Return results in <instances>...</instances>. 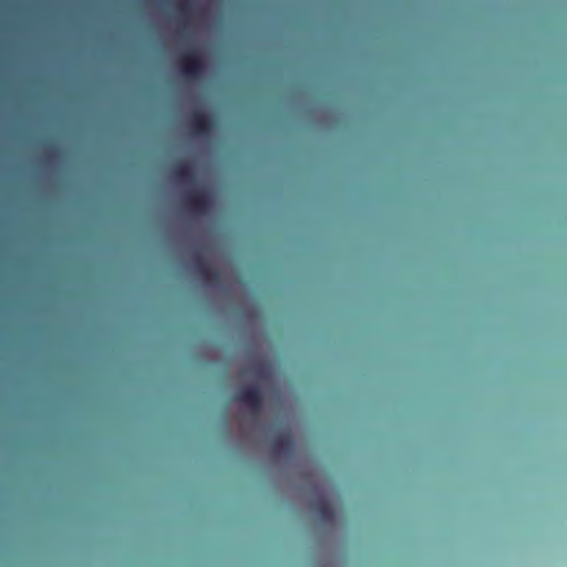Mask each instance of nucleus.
I'll use <instances>...</instances> for the list:
<instances>
[{"label": "nucleus", "mask_w": 567, "mask_h": 567, "mask_svg": "<svg viewBox=\"0 0 567 567\" xmlns=\"http://www.w3.org/2000/svg\"><path fill=\"white\" fill-rule=\"evenodd\" d=\"M186 207L197 214H204L210 206L209 196L200 189H190L184 196Z\"/></svg>", "instance_id": "nucleus-4"}, {"label": "nucleus", "mask_w": 567, "mask_h": 567, "mask_svg": "<svg viewBox=\"0 0 567 567\" xmlns=\"http://www.w3.org/2000/svg\"><path fill=\"white\" fill-rule=\"evenodd\" d=\"M234 399L248 406L255 415H258L262 409V394L259 386L255 384L239 389Z\"/></svg>", "instance_id": "nucleus-2"}, {"label": "nucleus", "mask_w": 567, "mask_h": 567, "mask_svg": "<svg viewBox=\"0 0 567 567\" xmlns=\"http://www.w3.org/2000/svg\"><path fill=\"white\" fill-rule=\"evenodd\" d=\"M189 1L188 0H182V4L179 6V12L182 16H187L189 12Z\"/></svg>", "instance_id": "nucleus-9"}, {"label": "nucleus", "mask_w": 567, "mask_h": 567, "mask_svg": "<svg viewBox=\"0 0 567 567\" xmlns=\"http://www.w3.org/2000/svg\"><path fill=\"white\" fill-rule=\"evenodd\" d=\"M195 272L202 280L208 284H218L220 281V272L212 271L207 261L202 256H196L193 260Z\"/></svg>", "instance_id": "nucleus-6"}, {"label": "nucleus", "mask_w": 567, "mask_h": 567, "mask_svg": "<svg viewBox=\"0 0 567 567\" xmlns=\"http://www.w3.org/2000/svg\"><path fill=\"white\" fill-rule=\"evenodd\" d=\"M172 175L175 181L185 185L194 184L196 179L194 168L188 163L177 164L173 168Z\"/></svg>", "instance_id": "nucleus-8"}, {"label": "nucleus", "mask_w": 567, "mask_h": 567, "mask_svg": "<svg viewBox=\"0 0 567 567\" xmlns=\"http://www.w3.org/2000/svg\"><path fill=\"white\" fill-rule=\"evenodd\" d=\"M295 450V441L292 435L287 433H281L277 437H275L272 442V452L277 456H290Z\"/></svg>", "instance_id": "nucleus-7"}, {"label": "nucleus", "mask_w": 567, "mask_h": 567, "mask_svg": "<svg viewBox=\"0 0 567 567\" xmlns=\"http://www.w3.org/2000/svg\"><path fill=\"white\" fill-rule=\"evenodd\" d=\"M177 65L181 73L187 80H197L205 71L203 54L195 48H189L183 52L177 60Z\"/></svg>", "instance_id": "nucleus-1"}, {"label": "nucleus", "mask_w": 567, "mask_h": 567, "mask_svg": "<svg viewBox=\"0 0 567 567\" xmlns=\"http://www.w3.org/2000/svg\"><path fill=\"white\" fill-rule=\"evenodd\" d=\"M310 508L324 523H332L334 519V509L330 501L324 495H318L310 502Z\"/></svg>", "instance_id": "nucleus-5"}, {"label": "nucleus", "mask_w": 567, "mask_h": 567, "mask_svg": "<svg viewBox=\"0 0 567 567\" xmlns=\"http://www.w3.org/2000/svg\"><path fill=\"white\" fill-rule=\"evenodd\" d=\"M188 126L195 136L206 137L214 127V120L207 113L195 111L189 117Z\"/></svg>", "instance_id": "nucleus-3"}]
</instances>
